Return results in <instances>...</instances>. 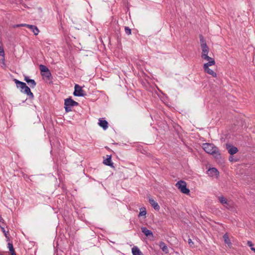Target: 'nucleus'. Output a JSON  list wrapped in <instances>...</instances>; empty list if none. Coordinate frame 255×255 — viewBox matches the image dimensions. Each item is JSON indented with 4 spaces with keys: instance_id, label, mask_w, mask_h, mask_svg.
I'll use <instances>...</instances> for the list:
<instances>
[{
    "instance_id": "obj_33",
    "label": "nucleus",
    "mask_w": 255,
    "mask_h": 255,
    "mask_svg": "<svg viewBox=\"0 0 255 255\" xmlns=\"http://www.w3.org/2000/svg\"><path fill=\"white\" fill-rule=\"evenodd\" d=\"M20 26H25L28 28V26H30V25L27 24H20Z\"/></svg>"
},
{
    "instance_id": "obj_17",
    "label": "nucleus",
    "mask_w": 255,
    "mask_h": 255,
    "mask_svg": "<svg viewBox=\"0 0 255 255\" xmlns=\"http://www.w3.org/2000/svg\"><path fill=\"white\" fill-rule=\"evenodd\" d=\"M28 28L31 29L33 31L34 34L35 35H38L39 32L38 28L34 25H30V26H28Z\"/></svg>"
},
{
    "instance_id": "obj_7",
    "label": "nucleus",
    "mask_w": 255,
    "mask_h": 255,
    "mask_svg": "<svg viewBox=\"0 0 255 255\" xmlns=\"http://www.w3.org/2000/svg\"><path fill=\"white\" fill-rule=\"evenodd\" d=\"M226 147L228 151V152L231 155H233L238 151L237 147L233 146L231 144H227Z\"/></svg>"
},
{
    "instance_id": "obj_4",
    "label": "nucleus",
    "mask_w": 255,
    "mask_h": 255,
    "mask_svg": "<svg viewBox=\"0 0 255 255\" xmlns=\"http://www.w3.org/2000/svg\"><path fill=\"white\" fill-rule=\"evenodd\" d=\"M175 186L182 193L188 194L190 192L189 189L187 188L186 183L184 181H178Z\"/></svg>"
},
{
    "instance_id": "obj_30",
    "label": "nucleus",
    "mask_w": 255,
    "mask_h": 255,
    "mask_svg": "<svg viewBox=\"0 0 255 255\" xmlns=\"http://www.w3.org/2000/svg\"><path fill=\"white\" fill-rule=\"evenodd\" d=\"M1 230L3 232V233H4L5 237H7V235L8 234V231H5V230H4V228H1Z\"/></svg>"
},
{
    "instance_id": "obj_18",
    "label": "nucleus",
    "mask_w": 255,
    "mask_h": 255,
    "mask_svg": "<svg viewBox=\"0 0 255 255\" xmlns=\"http://www.w3.org/2000/svg\"><path fill=\"white\" fill-rule=\"evenodd\" d=\"M204 68V70L205 72L212 75L213 77H216V76H217L216 73L214 71H213L212 70L210 69L209 68Z\"/></svg>"
},
{
    "instance_id": "obj_19",
    "label": "nucleus",
    "mask_w": 255,
    "mask_h": 255,
    "mask_svg": "<svg viewBox=\"0 0 255 255\" xmlns=\"http://www.w3.org/2000/svg\"><path fill=\"white\" fill-rule=\"evenodd\" d=\"M140 212L138 214V217H140L145 216L146 214V208L145 207H141L139 209Z\"/></svg>"
},
{
    "instance_id": "obj_36",
    "label": "nucleus",
    "mask_w": 255,
    "mask_h": 255,
    "mask_svg": "<svg viewBox=\"0 0 255 255\" xmlns=\"http://www.w3.org/2000/svg\"><path fill=\"white\" fill-rule=\"evenodd\" d=\"M2 218L0 216V222H1V221L2 220Z\"/></svg>"
},
{
    "instance_id": "obj_9",
    "label": "nucleus",
    "mask_w": 255,
    "mask_h": 255,
    "mask_svg": "<svg viewBox=\"0 0 255 255\" xmlns=\"http://www.w3.org/2000/svg\"><path fill=\"white\" fill-rule=\"evenodd\" d=\"M219 172L217 170V169L215 168H210L207 171V174L209 176L213 177V176H216L218 175Z\"/></svg>"
},
{
    "instance_id": "obj_13",
    "label": "nucleus",
    "mask_w": 255,
    "mask_h": 255,
    "mask_svg": "<svg viewBox=\"0 0 255 255\" xmlns=\"http://www.w3.org/2000/svg\"><path fill=\"white\" fill-rule=\"evenodd\" d=\"M24 80L32 88L36 86V83L35 81L33 79H30L27 76L24 77Z\"/></svg>"
},
{
    "instance_id": "obj_3",
    "label": "nucleus",
    "mask_w": 255,
    "mask_h": 255,
    "mask_svg": "<svg viewBox=\"0 0 255 255\" xmlns=\"http://www.w3.org/2000/svg\"><path fill=\"white\" fill-rule=\"evenodd\" d=\"M79 105L78 103L74 101L71 97L65 100L64 108L66 112L71 111L72 107L77 106Z\"/></svg>"
},
{
    "instance_id": "obj_2",
    "label": "nucleus",
    "mask_w": 255,
    "mask_h": 255,
    "mask_svg": "<svg viewBox=\"0 0 255 255\" xmlns=\"http://www.w3.org/2000/svg\"><path fill=\"white\" fill-rule=\"evenodd\" d=\"M13 81L16 84L17 88L20 89L21 93L26 94L30 99H33L34 98L33 93L31 92L30 88L25 83L21 82L16 79H14Z\"/></svg>"
},
{
    "instance_id": "obj_5",
    "label": "nucleus",
    "mask_w": 255,
    "mask_h": 255,
    "mask_svg": "<svg viewBox=\"0 0 255 255\" xmlns=\"http://www.w3.org/2000/svg\"><path fill=\"white\" fill-rule=\"evenodd\" d=\"M39 69L42 77L44 78L50 79V78L51 76V74L48 68L43 65H40Z\"/></svg>"
},
{
    "instance_id": "obj_29",
    "label": "nucleus",
    "mask_w": 255,
    "mask_h": 255,
    "mask_svg": "<svg viewBox=\"0 0 255 255\" xmlns=\"http://www.w3.org/2000/svg\"><path fill=\"white\" fill-rule=\"evenodd\" d=\"M4 55V52L2 47L0 45V56Z\"/></svg>"
},
{
    "instance_id": "obj_15",
    "label": "nucleus",
    "mask_w": 255,
    "mask_h": 255,
    "mask_svg": "<svg viewBox=\"0 0 255 255\" xmlns=\"http://www.w3.org/2000/svg\"><path fill=\"white\" fill-rule=\"evenodd\" d=\"M201 47L202 49V54H208L209 53V48L207 44H201Z\"/></svg>"
},
{
    "instance_id": "obj_32",
    "label": "nucleus",
    "mask_w": 255,
    "mask_h": 255,
    "mask_svg": "<svg viewBox=\"0 0 255 255\" xmlns=\"http://www.w3.org/2000/svg\"><path fill=\"white\" fill-rule=\"evenodd\" d=\"M247 245H248L250 247H251V248H254V247H253L254 244H253V243H252L251 241H248L247 242Z\"/></svg>"
},
{
    "instance_id": "obj_27",
    "label": "nucleus",
    "mask_w": 255,
    "mask_h": 255,
    "mask_svg": "<svg viewBox=\"0 0 255 255\" xmlns=\"http://www.w3.org/2000/svg\"><path fill=\"white\" fill-rule=\"evenodd\" d=\"M0 56H1V58H0V63L3 65L2 67H5V64L4 55Z\"/></svg>"
},
{
    "instance_id": "obj_1",
    "label": "nucleus",
    "mask_w": 255,
    "mask_h": 255,
    "mask_svg": "<svg viewBox=\"0 0 255 255\" xmlns=\"http://www.w3.org/2000/svg\"><path fill=\"white\" fill-rule=\"evenodd\" d=\"M202 148L206 152L215 157H218L220 155L218 147L213 143H204L202 144Z\"/></svg>"
},
{
    "instance_id": "obj_22",
    "label": "nucleus",
    "mask_w": 255,
    "mask_h": 255,
    "mask_svg": "<svg viewBox=\"0 0 255 255\" xmlns=\"http://www.w3.org/2000/svg\"><path fill=\"white\" fill-rule=\"evenodd\" d=\"M223 205L226 208L230 209L233 207V203L232 202L227 200L226 203H224Z\"/></svg>"
},
{
    "instance_id": "obj_21",
    "label": "nucleus",
    "mask_w": 255,
    "mask_h": 255,
    "mask_svg": "<svg viewBox=\"0 0 255 255\" xmlns=\"http://www.w3.org/2000/svg\"><path fill=\"white\" fill-rule=\"evenodd\" d=\"M223 238L224 240L225 243L227 244L229 246H230L232 245V243L229 239V238L227 234H225L223 236Z\"/></svg>"
},
{
    "instance_id": "obj_8",
    "label": "nucleus",
    "mask_w": 255,
    "mask_h": 255,
    "mask_svg": "<svg viewBox=\"0 0 255 255\" xmlns=\"http://www.w3.org/2000/svg\"><path fill=\"white\" fill-rule=\"evenodd\" d=\"M141 232L147 237H153V234L152 233V232L147 229L146 227H141Z\"/></svg>"
},
{
    "instance_id": "obj_14",
    "label": "nucleus",
    "mask_w": 255,
    "mask_h": 255,
    "mask_svg": "<svg viewBox=\"0 0 255 255\" xmlns=\"http://www.w3.org/2000/svg\"><path fill=\"white\" fill-rule=\"evenodd\" d=\"M103 163L106 165L113 167V163L111 161V155H107V158L104 160Z\"/></svg>"
},
{
    "instance_id": "obj_6",
    "label": "nucleus",
    "mask_w": 255,
    "mask_h": 255,
    "mask_svg": "<svg viewBox=\"0 0 255 255\" xmlns=\"http://www.w3.org/2000/svg\"><path fill=\"white\" fill-rule=\"evenodd\" d=\"M84 91L82 90V87L79 85L76 84L75 85V90L74 95L75 96L82 97L84 96L85 94L84 93Z\"/></svg>"
},
{
    "instance_id": "obj_34",
    "label": "nucleus",
    "mask_w": 255,
    "mask_h": 255,
    "mask_svg": "<svg viewBox=\"0 0 255 255\" xmlns=\"http://www.w3.org/2000/svg\"><path fill=\"white\" fill-rule=\"evenodd\" d=\"M18 27H20V24H16V25H13L14 28Z\"/></svg>"
},
{
    "instance_id": "obj_35",
    "label": "nucleus",
    "mask_w": 255,
    "mask_h": 255,
    "mask_svg": "<svg viewBox=\"0 0 255 255\" xmlns=\"http://www.w3.org/2000/svg\"><path fill=\"white\" fill-rule=\"evenodd\" d=\"M251 250L255 253V248H251Z\"/></svg>"
},
{
    "instance_id": "obj_12",
    "label": "nucleus",
    "mask_w": 255,
    "mask_h": 255,
    "mask_svg": "<svg viewBox=\"0 0 255 255\" xmlns=\"http://www.w3.org/2000/svg\"><path fill=\"white\" fill-rule=\"evenodd\" d=\"M149 202L155 210L158 211L159 210L160 207H159V205L153 199H152V198L149 199Z\"/></svg>"
},
{
    "instance_id": "obj_25",
    "label": "nucleus",
    "mask_w": 255,
    "mask_h": 255,
    "mask_svg": "<svg viewBox=\"0 0 255 255\" xmlns=\"http://www.w3.org/2000/svg\"><path fill=\"white\" fill-rule=\"evenodd\" d=\"M201 57L206 60H207L209 61H212V60H214V59L209 56H208V54H204V55H201Z\"/></svg>"
},
{
    "instance_id": "obj_23",
    "label": "nucleus",
    "mask_w": 255,
    "mask_h": 255,
    "mask_svg": "<svg viewBox=\"0 0 255 255\" xmlns=\"http://www.w3.org/2000/svg\"><path fill=\"white\" fill-rule=\"evenodd\" d=\"M215 64V60L210 61L208 62L205 63L203 65V68H209V66L213 65Z\"/></svg>"
},
{
    "instance_id": "obj_24",
    "label": "nucleus",
    "mask_w": 255,
    "mask_h": 255,
    "mask_svg": "<svg viewBox=\"0 0 255 255\" xmlns=\"http://www.w3.org/2000/svg\"><path fill=\"white\" fill-rule=\"evenodd\" d=\"M218 199L220 202L223 205L224 203H226V202L228 200L224 196H221L218 197Z\"/></svg>"
},
{
    "instance_id": "obj_31",
    "label": "nucleus",
    "mask_w": 255,
    "mask_h": 255,
    "mask_svg": "<svg viewBox=\"0 0 255 255\" xmlns=\"http://www.w3.org/2000/svg\"><path fill=\"white\" fill-rule=\"evenodd\" d=\"M188 244L190 246V247H192L194 245V243L192 242V241L191 239H188Z\"/></svg>"
},
{
    "instance_id": "obj_10",
    "label": "nucleus",
    "mask_w": 255,
    "mask_h": 255,
    "mask_svg": "<svg viewBox=\"0 0 255 255\" xmlns=\"http://www.w3.org/2000/svg\"><path fill=\"white\" fill-rule=\"evenodd\" d=\"M99 125L102 127L104 130H106L108 128V123L106 120H103L102 119L99 120Z\"/></svg>"
},
{
    "instance_id": "obj_20",
    "label": "nucleus",
    "mask_w": 255,
    "mask_h": 255,
    "mask_svg": "<svg viewBox=\"0 0 255 255\" xmlns=\"http://www.w3.org/2000/svg\"><path fill=\"white\" fill-rule=\"evenodd\" d=\"M7 247L9 249V252L11 253V255H16L13 247V245L11 243H8L7 244Z\"/></svg>"
},
{
    "instance_id": "obj_11",
    "label": "nucleus",
    "mask_w": 255,
    "mask_h": 255,
    "mask_svg": "<svg viewBox=\"0 0 255 255\" xmlns=\"http://www.w3.org/2000/svg\"><path fill=\"white\" fill-rule=\"evenodd\" d=\"M159 246L162 251L165 254H168L169 252L168 248L166 244L163 242H160Z\"/></svg>"
},
{
    "instance_id": "obj_16",
    "label": "nucleus",
    "mask_w": 255,
    "mask_h": 255,
    "mask_svg": "<svg viewBox=\"0 0 255 255\" xmlns=\"http://www.w3.org/2000/svg\"><path fill=\"white\" fill-rule=\"evenodd\" d=\"M132 253L133 255H142L141 252L136 246H134L132 248Z\"/></svg>"
},
{
    "instance_id": "obj_26",
    "label": "nucleus",
    "mask_w": 255,
    "mask_h": 255,
    "mask_svg": "<svg viewBox=\"0 0 255 255\" xmlns=\"http://www.w3.org/2000/svg\"><path fill=\"white\" fill-rule=\"evenodd\" d=\"M199 38L201 44H207L206 41L205 40L203 36L202 35H200L199 36Z\"/></svg>"
},
{
    "instance_id": "obj_28",
    "label": "nucleus",
    "mask_w": 255,
    "mask_h": 255,
    "mask_svg": "<svg viewBox=\"0 0 255 255\" xmlns=\"http://www.w3.org/2000/svg\"><path fill=\"white\" fill-rule=\"evenodd\" d=\"M125 31L126 34H127L128 35L131 34V29L128 27L126 26L125 27Z\"/></svg>"
}]
</instances>
